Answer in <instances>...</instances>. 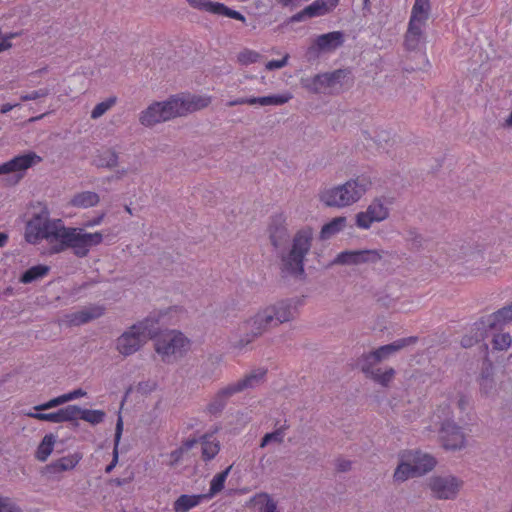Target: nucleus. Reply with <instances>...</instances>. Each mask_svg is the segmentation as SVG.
<instances>
[{"label":"nucleus","instance_id":"obj_1","mask_svg":"<svg viewBox=\"0 0 512 512\" xmlns=\"http://www.w3.org/2000/svg\"><path fill=\"white\" fill-rule=\"evenodd\" d=\"M294 313L295 308L290 300H281L265 307L243 323L244 334L236 346L240 349L244 348L268 329L292 320Z\"/></svg>","mask_w":512,"mask_h":512},{"label":"nucleus","instance_id":"obj_2","mask_svg":"<svg viewBox=\"0 0 512 512\" xmlns=\"http://www.w3.org/2000/svg\"><path fill=\"white\" fill-rule=\"evenodd\" d=\"M371 186V177L361 174L343 184L323 189L319 194V199L327 207L346 208L357 203Z\"/></svg>","mask_w":512,"mask_h":512},{"label":"nucleus","instance_id":"obj_3","mask_svg":"<svg viewBox=\"0 0 512 512\" xmlns=\"http://www.w3.org/2000/svg\"><path fill=\"white\" fill-rule=\"evenodd\" d=\"M313 231L306 227L299 230L293 237L292 247L281 257V274L283 277H302L304 275V259L311 249Z\"/></svg>","mask_w":512,"mask_h":512},{"label":"nucleus","instance_id":"obj_4","mask_svg":"<svg viewBox=\"0 0 512 512\" xmlns=\"http://www.w3.org/2000/svg\"><path fill=\"white\" fill-rule=\"evenodd\" d=\"M58 243L52 246L53 253H60L68 248L73 250L77 257H85L90 249L103 241L101 232L89 233L84 228L65 227L63 224Z\"/></svg>","mask_w":512,"mask_h":512},{"label":"nucleus","instance_id":"obj_5","mask_svg":"<svg viewBox=\"0 0 512 512\" xmlns=\"http://www.w3.org/2000/svg\"><path fill=\"white\" fill-rule=\"evenodd\" d=\"M63 224L61 219H51L48 209L42 207L26 223L25 239L31 244H37L43 239L57 241Z\"/></svg>","mask_w":512,"mask_h":512},{"label":"nucleus","instance_id":"obj_6","mask_svg":"<svg viewBox=\"0 0 512 512\" xmlns=\"http://www.w3.org/2000/svg\"><path fill=\"white\" fill-rule=\"evenodd\" d=\"M156 324L155 320L146 318L132 325L117 338L116 350L125 357L136 353L148 339L156 336Z\"/></svg>","mask_w":512,"mask_h":512},{"label":"nucleus","instance_id":"obj_7","mask_svg":"<svg viewBox=\"0 0 512 512\" xmlns=\"http://www.w3.org/2000/svg\"><path fill=\"white\" fill-rule=\"evenodd\" d=\"M438 418H443L440 428V440L446 450H460L465 447V435L461 427L456 425L450 418L451 410L449 404L440 405L436 411Z\"/></svg>","mask_w":512,"mask_h":512},{"label":"nucleus","instance_id":"obj_8","mask_svg":"<svg viewBox=\"0 0 512 512\" xmlns=\"http://www.w3.org/2000/svg\"><path fill=\"white\" fill-rule=\"evenodd\" d=\"M348 74V70L338 69L303 79L302 84L304 88L312 93L332 94L341 90Z\"/></svg>","mask_w":512,"mask_h":512},{"label":"nucleus","instance_id":"obj_9","mask_svg":"<svg viewBox=\"0 0 512 512\" xmlns=\"http://www.w3.org/2000/svg\"><path fill=\"white\" fill-rule=\"evenodd\" d=\"M391 204L386 197H376L368 205L365 211L356 214V226L361 229H369L374 222H381L388 218Z\"/></svg>","mask_w":512,"mask_h":512},{"label":"nucleus","instance_id":"obj_10","mask_svg":"<svg viewBox=\"0 0 512 512\" xmlns=\"http://www.w3.org/2000/svg\"><path fill=\"white\" fill-rule=\"evenodd\" d=\"M188 344V339L181 332L170 331L157 339L155 350L164 361H170V357L182 356Z\"/></svg>","mask_w":512,"mask_h":512},{"label":"nucleus","instance_id":"obj_11","mask_svg":"<svg viewBox=\"0 0 512 512\" xmlns=\"http://www.w3.org/2000/svg\"><path fill=\"white\" fill-rule=\"evenodd\" d=\"M429 488L437 499H455L463 486V481L454 475H436L429 479Z\"/></svg>","mask_w":512,"mask_h":512},{"label":"nucleus","instance_id":"obj_12","mask_svg":"<svg viewBox=\"0 0 512 512\" xmlns=\"http://www.w3.org/2000/svg\"><path fill=\"white\" fill-rule=\"evenodd\" d=\"M41 161L42 158L35 152L15 156L11 160L0 165V175L13 174V176L9 178V182L16 184L23 178L24 172L27 169Z\"/></svg>","mask_w":512,"mask_h":512},{"label":"nucleus","instance_id":"obj_13","mask_svg":"<svg viewBox=\"0 0 512 512\" xmlns=\"http://www.w3.org/2000/svg\"><path fill=\"white\" fill-rule=\"evenodd\" d=\"M177 117L172 99L165 102H155L144 110L139 118V121L144 126H153L157 123L168 121Z\"/></svg>","mask_w":512,"mask_h":512},{"label":"nucleus","instance_id":"obj_14","mask_svg":"<svg viewBox=\"0 0 512 512\" xmlns=\"http://www.w3.org/2000/svg\"><path fill=\"white\" fill-rule=\"evenodd\" d=\"M171 99L174 109L177 111V117L204 109L211 103L209 96L200 95H176Z\"/></svg>","mask_w":512,"mask_h":512},{"label":"nucleus","instance_id":"obj_15","mask_svg":"<svg viewBox=\"0 0 512 512\" xmlns=\"http://www.w3.org/2000/svg\"><path fill=\"white\" fill-rule=\"evenodd\" d=\"M105 307L99 304H91L82 308L79 311L66 314L63 323L67 326H81L103 316Z\"/></svg>","mask_w":512,"mask_h":512},{"label":"nucleus","instance_id":"obj_16","mask_svg":"<svg viewBox=\"0 0 512 512\" xmlns=\"http://www.w3.org/2000/svg\"><path fill=\"white\" fill-rule=\"evenodd\" d=\"M188 4L194 8L201 11H206L215 15L226 16L235 20H239L241 22H246V18L240 12L233 10L223 3L212 2L208 0H186Z\"/></svg>","mask_w":512,"mask_h":512},{"label":"nucleus","instance_id":"obj_17","mask_svg":"<svg viewBox=\"0 0 512 512\" xmlns=\"http://www.w3.org/2000/svg\"><path fill=\"white\" fill-rule=\"evenodd\" d=\"M512 321V302L497 310L496 312L483 317L479 323L477 324V327L480 329L489 327V329L492 331L502 330L503 325L509 323Z\"/></svg>","mask_w":512,"mask_h":512},{"label":"nucleus","instance_id":"obj_18","mask_svg":"<svg viewBox=\"0 0 512 512\" xmlns=\"http://www.w3.org/2000/svg\"><path fill=\"white\" fill-rule=\"evenodd\" d=\"M405 453L406 459L411 462L414 473H416L417 476L428 473L436 465L435 458L428 453H424L420 450H411Z\"/></svg>","mask_w":512,"mask_h":512},{"label":"nucleus","instance_id":"obj_19","mask_svg":"<svg viewBox=\"0 0 512 512\" xmlns=\"http://www.w3.org/2000/svg\"><path fill=\"white\" fill-rule=\"evenodd\" d=\"M344 43V33L341 31H333L326 34L319 35L315 40V47L310 49H317L319 51L330 52L341 47Z\"/></svg>","mask_w":512,"mask_h":512},{"label":"nucleus","instance_id":"obj_20","mask_svg":"<svg viewBox=\"0 0 512 512\" xmlns=\"http://www.w3.org/2000/svg\"><path fill=\"white\" fill-rule=\"evenodd\" d=\"M267 370L264 368H257L246 374L242 379L235 383H231L234 391L240 393L246 389H251L259 386L264 382Z\"/></svg>","mask_w":512,"mask_h":512},{"label":"nucleus","instance_id":"obj_21","mask_svg":"<svg viewBox=\"0 0 512 512\" xmlns=\"http://www.w3.org/2000/svg\"><path fill=\"white\" fill-rule=\"evenodd\" d=\"M237 392L234 391V388L231 384L226 387L220 389L211 399L210 403L206 407V411L209 414L217 415L220 414L225 408L228 400Z\"/></svg>","mask_w":512,"mask_h":512},{"label":"nucleus","instance_id":"obj_22","mask_svg":"<svg viewBox=\"0 0 512 512\" xmlns=\"http://www.w3.org/2000/svg\"><path fill=\"white\" fill-rule=\"evenodd\" d=\"M328 12L327 3L324 0H315L312 4L305 7L303 10L294 14L291 22H302L309 18L323 16Z\"/></svg>","mask_w":512,"mask_h":512},{"label":"nucleus","instance_id":"obj_23","mask_svg":"<svg viewBox=\"0 0 512 512\" xmlns=\"http://www.w3.org/2000/svg\"><path fill=\"white\" fill-rule=\"evenodd\" d=\"M491 363H485L479 377L480 391L483 395L490 397L497 393V385L494 380V371Z\"/></svg>","mask_w":512,"mask_h":512},{"label":"nucleus","instance_id":"obj_24","mask_svg":"<svg viewBox=\"0 0 512 512\" xmlns=\"http://www.w3.org/2000/svg\"><path fill=\"white\" fill-rule=\"evenodd\" d=\"M417 340L416 337H407V338H401L398 339L390 344L383 345L379 347L375 351V357L379 359V361H382L384 359H387L391 355L395 354L396 352L400 351L401 349L405 348L406 346L415 343Z\"/></svg>","mask_w":512,"mask_h":512},{"label":"nucleus","instance_id":"obj_25","mask_svg":"<svg viewBox=\"0 0 512 512\" xmlns=\"http://www.w3.org/2000/svg\"><path fill=\"white\" fill-rule=\"evenodd\" d=\"M197 440L198 444L201 445V458L204 462L214 459L219 453L220 443L211 434H204Z\"/></svg>","mask_w":512,"mask_h":512},{"label":"nucleus","instance_id":"obj_26","mask_svg":"<svg viewBox=\"0 0 512 512\" xmlns=\"http://www.w3.org/2000/svg\"><path fill=\"white\" fill-rule=\"evenodd\" d=\"M81 460L78 454L67 455L51 462L46 466L47 473L57 474L64 471L72 470Z\"/></svg>","mask_w":512,"mask_h":512},{"label":"nucleus","instance_id":"obj_27","mask_svg":"<svg viewBox=\"0 0 512 512\" xmlns=\"http://www.w3.org/2000/svg\"><path fill=\"white\" fill-rule=\"evenodd\" d=\"M100 197L96 192L83 191L76 193L69 201V205L75 208L87 209L96 206Z\"/></svg>","mask_w":512,"mask_h":512},{"label":"nucleus","instance_id":"obj_28","mask_svg":"<svg viewBox=\"0 0 512 512\" xmlns=\"http://www.w3.org/2000/svg\"><path fill=\"white\" fill-rule=\"evenodd\" d=\"M430 0H415L409 23L424 26L429 17Z\"/></svg>","mask_w":512,"mask_h":512},{"label":"nucleus","instance_id":"obj_29","mask_svg":"<svg viewBox=\"0 0 512 512\" xmlns=\"http://www.w3.org/2000/svg\"><path fill=\"white\" fill-rule=\"evenodd\" d=\"M206 498L205 494L199 495H180L173 504L174 512H188L190 509L200 504L201 500Z\"/></svg>","mask_w":512,"mask_h":512},{"label":"nucleus","instance_id":"obj_30","mask_svg":"<svg viewBox=\"0 0 512 512\" xmlns=\"http://www.w3.org/2000/svg\"><path fill=\"white\" fill-rule=\"evenodd\" d=\"M270 240L274 247L282 246L288 239V231L286 227L279 220H274L269 227Z\"/></svg>","mask_w":512,"mask_h":512},{"label":"nucleus","instance_id":"obj_31","mask_svg":"<svg viewBox=\"0 0 512 512\" xmlns=\"http://www.w3.org/2000/svg\"><path fill=\"white\" fill-rule=\"evenodd\" d=\"M346 224L347 218L344 216L333 218L322 227L320 232L321 239L326 240L331 238L332 236L342 231L346 227Z\"/></svg>","mask_w":512,"mask_h":512},{"label":"nucleus","instance_id":"obj_32","mask_svg":"<svg viewBox=\"0 0 512 512\" xmlns=\"http://www.w3.org/2000/svg\"><path fill=\"white\" fill-rule=\"evenodd\" d=\"M94 164L99 168L112 169L118 164V154L112 149H105L98 153Z\"/></svg>","mask_w":512,"mask_h":512},{"label":"nucleus","instance_id":"obj_33","mask_svg":"<svg viewBox=\"0 0 512 512\" xmlns=\"http://www.w3.org/2000/svg\"><path fill=\"white\" fill-rule=\"evenodd\" d=\"M50 268L47 265L39 264L27 269L20 277V282L23 284H29L38 279L43 278L49 272Z\"/></svg>","mask_w":512,"mask_h":512},{"label":"nucleus","instance_id":"obj_34","mask_svg":"<svg viewBox=\"0 0 512 512\" xmlns=\"http://www.w3.org/2000/svg\"><path fill=\"white\" fill-rule=\"evenodd\" d=\"M56 437L53 434H47L42 439L36 451V459L45 462L53 451Z\"/></svg>","mask_w":512,"mask_h":512},{"label":"nucleus","instance_id":"obj_35","mask_svg":"<svg viewBox=\"0 0 512 512\" xmlns=\"http://www.w3.org/2000/svg\"><path fill=\"white\" fill-rule=\"evenodd\" d=\"M478 323H479V321L474 323V325H473V328H472V332H474L473 335H465L461 339L462 347H464V348L472 347L474 344H476L479 341H481V340L485 339L486 337H488L489 332L491 331L489 329V327H485V328H482V329L479 330V328L477 327Z\"/></svg>","mask_w":512,"mask_h":512},{"label":"nucleus","instance_id":"obj_36","mask_svg":"<svg viewBox=\"0 0 512 512\" xmlns=\"http://www.w3.org/2000/svg\"><path fill=\"white\" fill-rule=\"evenodd\" d=\"M197 444V438L187 439L182 443L180 447L171 451V453L169 454V457L171 459L170 465L176 466L184 458V455L188 453Z\"/></svg>","mask_w":512,"mask_h":512},{"label":"nucleus","instance_id":"obj_37","mask_svg":"<svg viewBox=\"0 0 512 512\" xmlns=\"http://www.w3.org/2000/svg\"><path fill=\"white\" fill-rule=\"evenodd\" d=\"M417 476L416 473H414V468L410 461L406 459V453L402 455V460L400 464L397 466L394 472V479L396 481H406L410 477Z\"/></svg>","mask_w":512,"mask_h":512},{"label":"nucleus","instance_id":"obj_38","mask_svg":"<svg viewBox=\"0 0 512 512\" xmlns=\"http://www.w3.org/2000/svg\"><path fill=\"white\" fill-rule=\"evenodd\" d=\"M292 98L290 93L281 95H269L262 97H253L254 105L259 104L261 106H279L287 103Z\"/></svg>","mask_w":512,"mask_h":512},{"label":"nucleus","instance_id":"obj_39","mask_svg":"<svg viewBox=\"0 0 512 512\" xmlns=\"http://www.w3.org/2000/svg\"><path fill=\"white\" fill-rule=\"evenodd\" d=\"M422 27L423 26L409 23L405 36V44L409 50H415L418 47L422 36Z\"/></svg>","mask_w":512,"mask_h":512},{"label":"nucleus","instance_id":"obj_40","mask_svg":"<svg viewBox=\"0 0 512 512\" xmlns=\"http://www.w3.org/2000/svg\"><path fill=\"white\" fill-rule=\"evenodd\" d=\"M395 376V370L390 367L385 371H382L380 368H374L373 371L367 376L372 379L376 383L380 384L383 387H387L389 383L393 380Z\"/></svg>","mask_w":512,"mask_h":512},{"label":"nucleus","instance_id":"obj_41","mask_svg":"<svg viewBox=\"0 0 512 512\" xmlns=\"http://www.w3.org/2000/svg\"><path fill=\"white\" fill-rule=\"evenodd\" d=\"M231 468H232V466H229L224 471L216 474L213 477V479L211 480V483H210L209 493L205 494L206 498L212 497L215 494H217L220 491H222V489L224 488L225 481H226V479H227V477H228V475L230 473Z\"/></svg>","mask_w":512,"mask_h":512},{"label":"nucleus","instance_id":"obj_42","mask_svg":"<svg viewBox=\"0 0 512 512\" xmlns=\"http://www.w3.org/2000/svg\"><path fill=\"white\" fill-rule=\"evenodd\" d=\"M274 503L275 501L269 494L262 492L250 498L248 506L254 507L257 510V512H262L264 509L266 510Z\"/></svg>","mask_w":512,"mask_h":512},{"label":"nucleus","instance_id":"obj_43","mask_svg":"<svg viewBox=\"0 0 512 512\" xmlns=\"http://www.w3.org/2000/svg\"><path fill=\"white\" fill-rule=\"evenodd\" d=\"M384 251L377 249L359 250V264H376L383 258Z\"/></svg>","mask_w":512,"mask_h":512},{"label":"nucleus","instance_id":"obj_44","mask_svg":"<svg viewBox=\"0 0 512 512\" xmlns=\"http://www.w3.org/2000/svg\"><path fill=\"white\" fill-rule=\"evenodd\" d=\"M123 430V421L122 418L119 417L116 423L115 429V439H114V449H113V459L109 465L106 466L105 472L110 473L118 462V445L121 439V434Z\"/></svg>","mask_w":512,"mask_h":512},{"label":"nucleus","instance_id":"obj_45","mask_svg":"<svg viewBox=\"0 0 512 512\" xmlns=\"http://www.w3.org/2000/svg\"><path fill=\"white\" fill-rule=\"evenodd\" d=\"M339 265H360L359 250H346L340 252L333 261Z\"/></svg>","mask_w":512,"mask_h":512},{"label":"nucleus","instance_id":"obj_46","mask_svg":"<svg viewBox=\"0 0 512 512\" xmlns=\"http://www.w3.org/2000/svg\"><path fill=\"white\" fill-rule=\"evenodd\" d=\"M374 355L375 351H372L370 353L363 354L358 359V366L366 377L373 371L375 368L374 366L380 362Z\"/></svg>","mask_w":512,"mask_h":512},{"label":"nucleus","instance_id":"obj_47","mask_svg":"<svg viewBox=\"0 0 512 512\" xmlns=\"http://www.w3.org/2000/svg\"><path fill=\"white\" fill-rule=\"evenodd\" d=\"M82 408L77 405H68L60 409L62 422H74L78 426L77 420L80 419Z\"/></svg>","mask_w":512,"mask_h":512},{"label":"nucleus","instance_id":"obj_48","mask_svg":"<svg viewBox=\"0 0 512 512\" xmlns=\"http://www.w3.org/2000/svg\"><path fill=\"white\" fill-rule=\"evenodd\" d=\"M105 415V412L102 410L82 409L80 419L92 425H97L103 422Z\"/></svg>","mask_w":512,"mask_h":512},{"label":"nucleus","instance_id":"obj_49","mask_svg":"<svg viewBox=\"0 0 512 512\" xmlns=\"http://www.w3.org/2000/svg\"><path fill=\"white\" fill-rule=\"evenodd\" d=\"M116 97H109L108 99L98 103L91 112L92 119H98L111 109L116 103Z\"/></svg>","mask_w":512,"mask_h":512},{"label":"nucleus","instance_id":"obj_50","mask_svg":"<svg viewBox=\"0 0 512 512\" xmlns=\"http://www.w3.org/2000/svg\"><path fill=\"white\" fill-rule=\"evenodd\" d=\"M512 342L511 335L508 332L493 334L492 344L496 350H507Z\"/></svg>","mask_w":512,"mask_h":512},{"label":"nucleus","instance_id":"obj_51","mask_svg":"<svg viewBox=\"0 0 512 512\" xmlns=\"http://www.w3.org/2000/svg\"><path fill=\"white\" fill-rule=\"evenodd\" d=\"M27 416L40 420V421H48L52 423H62L60 409L56 412L50 413H42L41 411H37L34 413H28Z\"/></svg>","mask_w":512,"mask_h":512},{"label":"nucleus","instance_id":"obj_52","mask_svg":"<svg viewBox=\"0 0 512 512\" xmlns=\"http://www.w3.org/2000/svg\"><path fill=\"white\" fill-rule=\"evenodd\" d=\"M284 439V428L276 429L271 433H267L261 440L260 447L264 448L270 442L282 443Z\"/></svg>","mask_w":512,"mask_h":512},{"label":"nucleus","instance_id":"obj_53","mask_svg":"<svg viewBox=\"0 0 512 512\" xmlns=\"http://www.w3.org/2000/svg\"><path fill=\"white\" fill-rule=\"evenodd\" d=\"M67 402H69L68 401V397H67L66 394H63V395H60L58 397L52 398V399H50L49 401H47V402H45L43 404L35 406L34 409L36 411L48 410V409L60 406V405H62L64 403H67Z\"/></svg>","mask_w":512,"mask_h":512},{"label":"nucleus","instance_id":"obj_54","mask_svg":"<svg viewBox=\"0 0 512 512\" xmlns=\"http://www.w3.org/2000/svg\"><path fill=\"white\" fill-rule=\"evenodd\" d=\"M220 361H221L220 357L210 356L201 366V368L204 370L202 376L210 377L213 373V369L218 365V363Z\"/></svg>","mask_w":512,"mask_h":512},{"label":"nucleus","instance_id":"obj_55","mask_svg":"<svg viewBox=\"0 0 512 512\" xmlns=\"http://www.w3.org/2000/svg\"><path fill=\"white\" fill-rule=\"evenodd\" d=\"M0 512H23L9 497L0 495Z\"/></svg>","mask_w":512,"mask_h":512},{"label":"nucleus","instance_id":"obj_56","mask_svg":"<svg viewBox=\"0 0 512 512\" xmlns=\"http://www.w3.org/2000/svg\"><path fill=\"white\" fill-rule=\"evenodd\" d=\"M259 58L260 54L251 50H245L238 55L239 62L245 65L255 63Z\"/></svg>","mask_w":512,"mask_h":512},{"label":"nucleus","instance_id":"obj_57","mask_svg":"<svg viewBox=\"0 0 512 512\" xmlns=\"http://www.w3.org/2000/svg\"><path fill=\"white\" fill-rule=\"evenodd\" d=\"M49 94H50L49 88H41V89L32 91L30 93L21 95L20 99H21V101L37 100L39 98L46 97Z\"/></svg>","mask_w":512,"mask_h":512},{"label":"nucleus","instance_id":"obj_58","mask_svg":"<svg viewBox=\"0 0 512 512\" xmlns=\"http://www.w3.org/2000/svg\"><path fill=\"white\" fill-rule=\"evenodd\" d=\"M288 57H289L288 55H285L282 59L271 60V61L267 62L266 69L269 71H272V70L283 68L284 66L287 65Z\"/></svg>","mask_w":512,"mask_h":512},{"label":"nucleus","instance_id":"obj_59","mask_svg":"<svg viewBox=\"0 0 512 512\" xmlns=\"http://www.w3.org/2000/svg\"><path fill=\"white\" fill-rule=\"evenodd\" d=\"M407 240L410 241L416 247L422 246L423 243V237L415 230L408 231Z\"/></svg>","mask_w":512,"mask_h":512},{"label":"nucleus","instance_id":"obj_60","mask_svg":"<svg viewBox=\"0 0 512 512\" xmlns=\"http://www.w3.org/2000/svg\"><path fill=\"white\" fill-rule=\"evenodd\" d=\"M338 472H348L351 469L352 462L347 459L339 458L335 463Z\"/></svg>","mask_w":512,"mask_h":512},{"label":"nucleus","instance_id":"obj_61","mask_svg":"<svg viewBox=\"0 0 512 512\" xmlns=\"http://www.w3.org/2000/svg\"><path fill=\"white\" fill-rule=\"evenodd\" d=\"M244 104L254 105L253 97H242V98H237L235 100H231V101L227 102L228 107L244 105Z\"/></svg>","mask_w":512,"mask_h":512},{"label":"nucleus","instance_id":"obj_62","mask_svg":"<svg viewBox=\"0 0 512 512\" xmlns=\"http://www.w3.org/2000/svg\"><path fill=\"white\" fill-rule=\"evenodd\" d=\"M67 397H68V401H72V400H75L77 398H80V397H84L86 395V391H84L83 389L79 388V389H75L69 393H66Z\"/></svg>","mask_w":512,"mask_h":512},{"label":"nucleus","instance_id":"obj_63","mask_svg":"<svg viewBox=\"0 0 512 512\" xmlns=\"http://www.w3.org/2000/svg\"><path fill=\"white\" fill-rule=\"evenodd\" d=\"M457 407L461 412H465L469 407V399L465 396H460L457 401Z\"/></svg>","mask_w":512,"mask_h":512},{"label":"nucleus","instance_id":"obj_64","mask_svg":"<svg viewBox=\"0 0 512 512\" xmlns=\"http://www.w3.org/2000/svg\"><path fill=\"white\" fill-rule=\"evenodd\" d=\"M103 218H104V214H101L100 216L92 219V220H89L85 223V227H94V226H97L99 225L102 221H103Z\"/></svg>","mask_w":512,"mask_h":512}]
</instances>
